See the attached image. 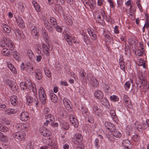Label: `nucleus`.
<instances>
[{
    "mask_svg": "<svg viewBox=\"0 0 149 149\" xmlns=\"http://www.w3.org/2000/svg\"><path fill=\"white\" fill-rule=\"evenodd\" d=\"M20 87L21 89L23 90H26L27 88L31 90L34 95L36 97L37 95V90L35 85L34 84H31L29 82L28 84L26 86L25 82H22L20 84Z\"/></svg>",
    "mask_w": 149,
    "mask_h": 149,
    "instance_id": "1",
    "label": "nucleus"
},
{
    "mask_svg": "<svg viewBox=\"0 0 149 149\" xmlns=\"http://www.w3.org/2000/svg\"><path fill=\"white\" fill-rule=\"evenodd\" d=\"M0 45L2 47L7 46L11 50L13 49L14 47L12 41L4 37L0 41Z\"/></svg>",
    "mask_w": 149,
    "mask_h": 149,
    "instance_id": "2",
    "label": "nucleus"
},
{
    "mask_svg": "<svg viewBox=\"0 0 149 149\" xmlns=\"http://www.w3.org/2000/svg\"><path fill=\"white\" fill-rule=\"evenodd\" d=\"M87 76L90 84L94 87H97L99 86V83L97 79L90 73L88 74Z\"/></svg>",
    "mask_w": 149,
    "mask_h": 149,
    "instance_id": "3",
    "label": "nucleus"
},
{
    "mask_svg": "<svg viewBox=\"0 0 149 149\" xmlns=\"http://www.w3.org/2000/svg\"><path fill=\"white\" fill-rule=\"evenodd\" d=\"M39 97L41 102L43 104L46 102V95L45 89L42 87H40L38 90Z\"/></svg>",
    "mask_w": 149,
    "mask_h": 149,
    "instance_id": "4",
    "label": "nucleus"
},
{
    "mask_svg": "<svg viewBox=\"0 0 149 149\" xmlns=\"http://www.w3.org/2000/svg\"><path fill=\"white\" fill-rule=\"evenodd\" d=\"M35 97H34V100L33 98H32L30 96H28L27 97V102L29 104H31L32 105H35L36 107H38V103L39 102V100L36 97L37 95L35 97Z\"/></svg>",
    "mask_w": 149,
    "mask_h": 149,
    "instance_id": "5",
    "label": "nucleus"
},
{
    "mask_svg": "<svg viewBox=\"0 0 149 149\" xmlns=\"http://www.w3.org/2000/svg\"><path fill=\"white\" fill-rule=\"evenodd\" d=\"M69 119L70 121L73 126L75 127H78V123L75 116L72 114L70 115Z\"/></svg>",
    "mask_w": 149,
    "mask_h": 149,
    "instance_id": "6",
    "label": "nucleus"
},
{
    "mask_svg": "<svg viewBox=\"0 0 149 149\" xmlns=\"http://www.w3.org/2000/svg\"><path fill=\"white\" fill-rule=\"evenodd\" d=\"M6 84L8 85L10 88L13 91H15L17 88L16 84L14 81L10 80H7L6 82Z\"/></svg>",
    "mask_w": 149,
    "mask_h": 149,
    "instance_id": "7",
    "label": "nucleus"
},
{
    "mask_svg": "<svg viewBox=\"0 0 149 149\" xmlns=\"http://www.w3.org/2000/svg\"><path fill=\"white\" fill-rule=\"evenodd\" d=\"M40 132L42 135L46 137L49 136L50 135V131L45 127L42 128L40 130Z\"/></svg>",
    "mask_w": 149,
    "mask_h": 149,
    "instance_id": "8",
    "label": "nucleus"
},
{
    "mask_svg": "<svg viewBox=\"0 0 149 149\" xmlns=\"http://www.w3.org/2000/svg\"><path fill=\"white\" fill-rule=\"evenodd\" d=\"M25 136V134L24 132H17L13 134V136L14 138L19 139L24 138Z\"/></svg>",
    "mask_w": 149,
    "mask_h": 149,
    "instance_id": "9",
    "label": "nucleus"
},
{
    "mask_svg": "<svg viewBox=\"0 0 149 149\" xmlns=\"http://www.w3.org/2000/svg\"><path fill=\"white\" fill-rule=\"evenodd\" d=\"M43 140L44 143L46 145L52 146L54 145V142H53L52 139L50 137H45Z\"/></svg>",
    "mask_w": 149,
    "mask_h": 149,
    "instance_id": "10",
    "label": "nucleus"
},
{
    "mask_svg": "<svg viewBox=\"0 0 149 149\" xmlns=\"http://www.w3.org/2000/svg\"><path fill=\"white\" fill-rule=\"evenodd\" d=\"M87 30L91 39L94 40H95L96 38V36L93 29L89 27L87 28Z\"/></svg>",
    "mask_w": 149,
    "mask_h": 149,
    "instance_id": "11",
    "label": "nucleus"
},
{
    "mask_svg": "<svg viewBox=\"0 0 149 149\" xmlns=\"http://www.w3.org/2000/svg\"><path fill=\"white\" fill-rule=\"evenodd\" d=\"M28 114L26 111H23L20 114V118L22 121H26L28 119Z\"/></svg>",
    "mask_w": 149,
    "mask_h": 149,
    "instance_id": "12",
    "label": "nucleus"
},
{
    "mask_svg": "<svg viewBox=\"0 0 149 149\" xmlns=\"http://www.w3.org/2000/svg\"><path fill=\"white\" fill-rule=\"evenodd\" d=\"M41 34L43 38L45 41H47L49 40V37L47 31L44 28H42Z\"/></svg>",
    "mask_w": 149,
    "mask_h": 149,
    "instance_id": "13",
    "label": "nucleus"
},
{
    "mask_svg": "<svg viewBox=\"0 0 149 149\" xmlns=\"http://www.w3.org/2000/svg\"><path fill=\"white\" fill-rule=\"evenodd\" d=\"M14 32L16 37L18 38H24V35L21 31L17 29H15L14 30Z\"/></svg>",
    "mask_w": 149,
    "mask_h": 149,
    "instance_id": "14",
    "label": "nucleus"
},
{
    "mask_svg": "<svg viewBox=\"0 0 149 149\" xmlns=\"http://www.w3.org/2000/svg\"><path fill=\"white\" fill-rule=\"evenodd\" d=\"M49 45H47L45 44H43L42 45V48L43 52L47 56L49 55Z\"/></svg>",
    "mask_w": 149,
    "mask_h": 149,
    "instance_id": "15",
    "label": "nucleus"
},
{
    "mask_svg": "<svg viewBox=\"0 0 149 149\" xmlns=\"http://www.w3.org/2000/svg\"><path fill=\"white\" fill-rule=\"evenodd\" d=\"M16 21L17 24L20 27L22 28H24L25 26V24L21 17H18L16 19Z\"/></svg>",
    "mask_w": 149,
    "mask_h": 149,
    "instance_id": "16",
    "label": "nucleus"
},
{
    "mask_svg": "<svg viewBox=\"0 0 149 149\" xmlns=\"http://www.w3.org/2000/svg\"><path fill=\"white\" fill-rule=\"evenodd\" d=\"M25 70L28 73L31 74L33 70V66L30 63H27L25 67Z\"/></svg>",
    "mask_w": 149,
    "mask_h": 149,
    "instance_id": "17",
    "label": "nucleus"
},
{
    "mask_svg": "<svg viewBox=\"0 0 149 149\" xmlns=\"http://www.w3.org/2000/svg\"><path fill=\"white\" fill-rule=\"evenodd\" d=\"M135 125L136 128L139 131L140 129H141L142 128L144 127V129L146 128L147 127L148 125H147L145 124L144 126H142L138 122H136L135 123Z\"/></svg>",
    "mask_w": 149,
    "mask_h": 149,
    "instance_id": "18",
    "label": "nucleus"
},
{
    "mask_svg": "<svg viewBox=\"0 0 149 149\" xmlns=\"http://www.w3.org/2000/svg\"><path fill=\"white\" fill-rule=\"evenodd\" d=\"M36 77L37 79L40 80L42 78V74L41 71L40 70L38 69L35 71Z\"/></svg>",
    "mask_w": 149,
    "mask_h": 149,
    "instance_id": "19",
    "label": "nucleus"
},
{
    "mask_svg": "<svg viewBox=\"0 0 149 149\" xmlns=\"http://www.w3.org/2000/svg\"><path fill=\"white\" fill-rule=\"evenodd\" d=\"M17 98L15 95L11 96L10 98V101L12 104L13 105H15L17 103Z\"/></svg>",
    "mask_w": 149,
    "mask_h": 149,
    "instance_id": "20",
    "label": "nucleus"
},
{
    "mask_svg": "<svg viewBox=\"0 0 149 149\" xmlns=\"http://www.w3.org/2000/svg\"><path fill=\"white\" fill-rule=\"evenodd\" d=\"M44 120H47L49 121H50V122H52V123H53L54 120V118L52 115L49 114L45 115Z\"/></svg>",
    "mask_w": 149,
    "mask_h": 149,
    "instance_id": "21",
    "label": "nucleus"
},
{
    "mask_svg": "<svg viewBox=\"0 0 149 149\" xmlns=\"http://www.w3.org/2000/svg\"><path fill=\"white\" fill-rule=\"evenodd\" d=\"M26 55L31 60L33 59L35 57L33 52L30 49L27 50L26 53Z\"/></svg>",
    "mask_w": 149,
    "mask_h": 149,
    "instance_id": "22",
    "label": "nucleus"
},
{
    "mask_svg": "<svg viewBox=\"0 0 149 149\" xmlns=\"http://www.w3.org/2000/svg\"><path fill=\"white\" fill-rule=\"evenodd\" d=\"M94 95L95 97L98 99H101L103 97L102 93L100 91H96L94 93Z\"/></svg>",
    "mask_w": 149,
    "mask_h": 149,
    "instance_id": "23",
    "label": "nucleus"
},
{
    "mask_svg": "<svg viewBox=\"0 0 149 149\" xmlns=\"http://www.w3.org/2000/svg\"><path fill=\"white\" fill-rule=\"evenodd\" d=\"M123 146L127 149H129L130 147V142L129 140L125 139L123 140Z\"/></svg>",
    "mask_w": 149,
    "mask_h": 149,
    "instance_id": "24",
    "label": "nucleus"
},
{
    "mask_svg": "<svg viewBox=\"0 0 149 149\" xmlns=\"http://www.w3.org/2000/svg\"><path fill=\"white\" fill-rule=\"evenodd\" d=\"M132 6H131L128 12V16L132 20H133L135 18L134 14V11L132 10Z\"/></svg>",
    "mask_w": 149,
    "mask_h": 149,
    "instance_id": "25",
    "label": "nucleus"
},
{
    "mask_svg": "<svg viewBox=\"0 0 149 149\" xmlns=\"http://www.w3.org/2000/svg\"><path fill=\"white\" fill-rule=\"evenodd\" d=\"M31 33L33 35L38 38L39 36V31L38 29L34 27V28L32 29Z\"/></svg>",
    "mask_w": 149,
    "mask_h": 149,
    "instance_id": "26",
    "label": "nucleus"
},
{
    "mask_svg": "<svg viewBox=\"0 0 149 149\" xmlns=\"http://www.w3.org/2000/svg\"><path fill=\"white\" fill-rule=\"evenodd\" d=\"M8 138L2 132H0V141L2 142H6L7 141Z\"/></svg>",
    "mask_w": 149,
    "mask_h": 149,
    "instance_id": "27",
    "label": "nucleus"
},
{
    "mask_svg": "<svg viewBox=\"0 0 149 149\" xmlns=\"http://www.w3.org/2000/svg\"><path fill=\"white\" fill-rule=\"evenodd\" d=\"M2 26L3 28L4 31L7 33H9L11 31L10 27L8 25L4 24H2Z\"/></svg>",
    "mask_w": 149,
    "mask_h": 149,
    "instance_id": "28",
    "label": "nucleus"
},
{
    "mask_svg": "<svg viewBox=\"0 0 149 149\" xmlns=\"http://www.w3.org/2000/svg\"><path fill=\"white\" fill-rule=\"evenodd\" d=\"M50 97L51 101L52 102L54 103L57 102L58 97L54 93H50Z\"/></svg>",
    "mask_w": 149,
    "mask_h": 149,
    "instance_id": "29",
    "label": "nucleus"
},
{
    "mask_svg": "<svg viewBox=\"0 0 149 149\" xmlns=\"http://www.w3.org/2000/svg\"><path fill=\"white\" fill-rule=\"evenodd\" d=\"M126 132L128 135H131L133 132L132 127L131 125H128L126 127Z\"/></svg>",
    "mask_w": 149,
    "mask_h": 149,
    "instance_id": "30",
    "label": "nucleus"
},
{
    "mask_svg": "<svg viewBox=\"0 0 149 149\" xmlns=\"http://www.w3.org/2000/svg\"><path fill=\"white\" fill-rule=\"evenodd\" d=\"M63 102L64 105L66 107L69 109L70 108V102L69 100L67 98H64L63 100Z\"/></svg>",
    "mask_w": 149,
    "mask_h": 149,
    "instance_id": "31",
    "label": "nucleus"
},
{
    "mask_svg": "<svg viewBox=\"0 0 149 149\" xmlns=\"http://www.w3.org/2000/svg\"><path fill=\"white\" fill-rule=\"evenodd\" d=\"M75 138L76 141L78 142H79L83 139V138L81 134L80 133H77L75 134Z\"/></svg>",
    "mask_w": 149,
    "mask_h": 149,
    "instance_id": "32",
    "label": "nucleus"
},
{
    "mask_svg": "<svg viewBox=\"0 0 149 149\" xmlns=\"http://www.w3.org/2000/svg\"><path fill=\"white\" fill-rule=\"evenodd\" d=\"M104 126L107 129L110 130L114 125L113 124L110 122H106L104 123Z\"/></svg>",
    "mask_w": 149,
    "mask_h": 149,
    "instance_id": "33",
    "label": "nucleus"
},
{
    "mask_svg": "<svg viewBox=\"0 0 149 149\" xmlns=\"http://www.w3.org/2000/svg\"><path fill=\"white\" fill-rule=\"evenodd\" d=\"M113 135L116 138H120L122 134L118 130H115L113 132Z\"/></svg>",
    "mask_w": 149,
    "mask_h": 149,
    "instance_id": "34",
    "label": "nucleus"
},
{
    "mask_svg": "<svg viewBox=\"0 0 149 149\" xmlns=\"http://www.w3.org/2000/svg\"><path fill=\"white\" fill-rule=\"evenodd\" d=\"M10 53L9 50L6 48L3 49L2 51V54L5 56H8L10 54Z\"/></svg>",
    "mask_w": 149,
    "mask_h": 149,
    "instance_id": "35",
    "label": "nucleus"
},
{
    "mask_svg": "<svg viewBox=\"0 0 149 149\" xmlns=\"http://www.w3.org/2000/svg\"><path fill=\"white\" fill-rule=\"evenodd\" d=\"M120 65V68L124 70H125V67L124 61L122 58H120L119 59Z\"/></svg>",
    "mask_w": 149,
    "mask_h": 149,
    "instance_id": "36",
    "label": "nucleus"
},
{
    "mask_svg": "<svg viewBox=\"0 0 149 149\" xmlns=\"http://www.w3.org/2000/svg\"><path fill=\"white\" fill-rule=\"evenodd\" d=\"M110 114L111 118L113 120H117V117L116 115L115 111L113 110H111L110 111Z\"/></svg>",
    "mask_w": 149,
    "mask_h": 149,
    "instance_id": "37",
    "label": "nucleus"
},
{
    "mask_svg": "<svg viewBox=\"0 0 149 149\" xmlns=\"http://www.w3.org/2000/svg\"><path fill=\"white\" fill-rule=\"evenodd\" d=\"M33 6L36 10L37 12H40L41 10L39 5L35 1L33 2Z\"/></svg>",
    "mask_w": 149,
    "mask_h": 149,
    "instance_id": "38",
    "label": "nucleus"
},
{
    "mask_svg": "<svg viewBox=\"0 0 149 149\" xmlns=\"http://www.w3.org/2000/svg\"><path fill=\"white\" fill-rule=\"evenodd\" d=\"M29 127V125L27 123L23 124L21 125V129L22 130L27 131Z\"/></svg>",
    "mask_w": 149,
    "mask_h": 149,
    "instance_id": "39",
    "label": "nucleus"
},
{
    "mask_svg": "<svg viewBox=\"0 0 149 149\" xmlns=\"http://www.w3.org/2000/svg\"><path fill=\"white\" fill-rule=\"evenodd\" d=\"M50 20L52 25L54 27L57 24L56 20L54 17H50Z\"/></svg>",
    "mask_w": 149,
    "mask_h": 149,
    "instance_id": "40",
    "label": "nucleus"
},
{
    "mask_svg": "<svg viewBox=\"0 0 149 149\" xmlns=\"http://www.w3.org/2000/svg\"><path fill=\"white\" fill-rule=\"evenodd\" d=\"M8 128L5 126H3L0 123V131L2 132H7L8 131Z\"/></svg>",
    "mask_w": 149,
    "mask_h": 149,
    "instance_id": "41",
    "label": "nucleus"
},
{
    "mask_svg": "<svg viewBox=\"0 0 149 149\" xmlns=\"http://www.w3.org/2000/svg\"><path fill=\"white\" fill-rule=\"evenodd\" d=\"M45 72L46 76L48 77H51L52 74L51 71L49 70L47 68L45 69Z\"/></svg>",
    "mask_w": 149,
    "mask_h": 149,
    "instance_id": "42",
    "label": "nucleus"
},
{
    "mask_svg": "<svg viewBox=\"0 0 149 149\" xmlns=\"http://www.w3.org/2000/svg\"><path fill=\"white\" fill-rule=\"evenodd\" d=\"M123 100L126 104L128 106L127 104H129L131 103L129 101L130 99L126 95H124L123 96Z\"/></svg>",
    "mask_w": 149,
    "mask_h": 149,
    "instance_id": "43",
    "label": "nucleus"
},
{
    "mask_svg": "<svg viewBox=\"0 0 149 149\" xmlns=\"http://www.w3.org/2000/svg\"><path fill=\"white\" fill-rule=\"evenodd\" d=\"M13 57L15 58V59L17 60H19V54L17 53L16 51H14L12 53Z\"/></svg>",
    "mask_w": 149,
    "mask_h": 149,
    "instance_id": "44",
    "label": "nucleus"
},
{
    "mask_svg": "<svg viewBox=\"0 0 149 149\" xmlns=\"http://www.w3.org/2000/svg\"><path fill=\"white\" fill-rule=\"evenodd\" d=\"M45 122L44 123V126H47L48 125H52L53 124V123L52 122L49 121L47 120H44Z\"/></svg>",
    "mask_w": 149,
    "mask_h": 149,
    "instance_id": "45",
    "label": "nucleus"
},
{
    "mask_svg": "<svg viewBox=\"0 0 149 149\" xmlns=\"http://www.w3.org/2000/svg\"><path fill=\"white\" fill-rule=\"evenodd\" d=\"M131 83V82L130 81L126 82L125 83L124 85V87L125 90H127L130 88Z\"/></svg>",
    "mask_w": 149,
    "mask_h": 149,
    "instance_id": "46",
    "label": "nucleus"
},
{
    "mask_svg": "<svg viewBox=\"0 0 149 149\" xmlns=\"http://www.w3.org/2000/svg\"><path fill=\"white\" fill-rule=\"evenodd\" d=\"M65 38L66 39V41L68 42L69 45H72V41L71 40L70 38V36H67L65 37Z\"/></svg>",
    "mask_w": 149,
    "mask_h": 149,
    "instance_id": "47",
    "label": "nucleus"
},
{
    "mask_svg": "<svg viewBox=\"0 0 149 149\" xmlns=\"http://www.w3.org/2000/svg\"><path fill=\"white\" fill-rule=\"evenodd\" d=\"M110 99L111 100H112L113 101H117L118 100V97L115 95H113L111 96L110 97Z\"/></svg>",
    "mask_w": 149,
    "mask_h": 149,
    "instance_id": "48",
    "label": "nucleus"
},
{
    "mask_svg": "<svg viewBox=\"0 0 149 149\" xmlns=\"http://www.w3.org/2000/svg\"><path fill=\"white\" fill-rule=\"evenodd\" d=\"M145 27L147 28H149V20H148L147 19L146 20V23L145 24L144 26L143 27V31H144V28Z\"/></svg>",
    "mask_w": 149,
    "mask_h": 149,
    "instance_id": "49",
    "label": "nucleus"
},
{
    "mask_svg": "<svg viewBox=\"0 0 149 149\" xmlns=\"http://www.w3.org/2000/svg\"><path fill=\"white\" fill-rule=\"evenodd\" d=\"M135 54L139 56L142 55L143 53L142 52L140 49H137L135 51Z\"/></svg>",
    "mask_w": 149,
    "mask_h": 149,
    "instance_id": "50",
    "label": "nucleus"
},
{
    "mask_svg": "<svg viewBox=\"0 0 149 149\" xmlns=\"http://www.w3.org/2000/svg\"><path fill=\"white\" fill-rule=\"evenodd\" d=\"M99 143V140L97 139H96L94 141V143L95 148L97 149H98L100 148V145Z\"/></svg>",
    "mask_w": 149,
    "mask_h": 149,
    "instance_id": "51",
    "label": "nucleus"
},
{
    "mask_svg": "<svg viewBox=\"0 0 149 149\" xmlns=\"http://www.w3.org/2000/svg\"><path fill=\"white\" fill-rule=\"evenodd\" d=\"M140 137L137 134H135L132 137V139L135 141H137L139 140Z\"/></svg>",
    "mask_w": 149,
    "mask_h": 149,
    "instance_id": "52",
    "label": "nucleus"
},
{
    "mask_svg": "<svg viewBox=\"0 0 149 149\" xmlns=\"http://www.w3.org/2000/svg\"><path fill=\"white\" fill-rule=\"evenodd\" d=\"M54 27L55 29L58 32H61L62 30V29L61 27L59 26H58L57 24L56 25V26H55Z\"/></svg>",
    "mask_w": 149,
    "mask_h": 149,
    "instance_id": "53",
    "label": "nucleus"
},
{
    "mask_svg": "<svg viewBox=\"0 0 149 149\" xmlns=\"http://www.w3.org/2000/svg\"><path fill=\"white\" fill-rule=\"evenodd\" d=\"M63 127L65 130H68L69 129V124L67 123H64L63 124Z\"/></svg>",
    "mask_w": 149,
    "mask_h": 149,
    "instance_id": "54",
    "label": "nucleus"
},
{
    "mask_svg": "<svg viewBox=\"0 0 149 149\" xmlns=\"http://www.w3.org/2000/svg\"><path fill=\"white\" fill-rule=\"evenodd\" d=\"M89 5L91 9H93L95 8V3L92 1V2H90Z\"/></svg>",
    "mask_w": 149,
    "mask_h": 149,
    "instance_id": "55",
    "label": "nucleus"
},
{
    "mask_svg": "<svg viewBox=\"0 0 149 149\" xmlns=\"http://www.w3.org/2000/svg\"><path fill=\"white\" fill-rule=\"evenodd\" d=\"M32 148L33 147L31 143L30 142L28 143L27 145L26 146V149H32Z\"/></svg>",
    "mask_w": 149,
    "mask_h": 149,
    "instance_id": "56",
    "label": "nucleus"
},
{
    "mask_svg": "<svg viewBox=\"0 0 149 149\" xmlns=\"http://www.w3.org/2000/svg\"><path fill=\"white\" fill-rule=\"evenodd\" d=\"M100 15L102 16V18L103 19L105 18L106 17V14L104 12L103 10H101Z\"/></svg>",
    "mask_w": 149,
    "mask_h": 149,
    "instance_id": "57",
    "label": "nucleus"
},
{
    "mask_svg": "<svg viewBox=\"0 0 149 149\" xmlns=\"http://www.w3.org/2000/svg\"><path fill=\"white\" fill-rule=\"evenodd\" d=\"M141 82L142 86H143V87H145L148 84L146 80L143 81H141Z\"/></svg>",
    "mask_w": 149,
    "mask_h": 149,
    "instance_id": "58",
    "label": "nucleus"
},
{
    "mask_svg": "<svg viewBox=\"0 0 149 149\" xmlns=\"http://www.w3.org/2000/svg\"><path fill=\"white\" fill-rule=\"evenodd\" d=\"M5 113L8 115H10L12 114V113L11 112L10 108L6 109L5 111Z\"/></svg>",
    "mask_w": 149,
    "mask_h": 149,
    "instance_id": "59",
    "label": "nucleus"
},
{
    "mask_svg": "<svg viewBox=\"0 0 149 149\" xmlns=\"http://www.w3.org/2000/svg\"><path fill=\"white\" fill-rule=\"evenodd\" d=\"M59 113L61 116H64L65 112L63 109H61L60 110V112H59Z\"/></svg>",
    "mask_w": 149,
    "mask_h": 149,
    "instance_id": "60",
    "label": "nucleus"
},
{
    "mask_svg": "<svg viewBox=\"0 0 149 149\" xmlns=\"http://www.w3.org/2000/svg\"><path fill=\"white\" fill-rule=\"evenodd\" d=\"M6 107V105L4 104H0V110H3Z\"/></svg>",
    "mask_w": 149,
    "mask_h": 149,
    "instance_id": "61",
    "label": "nucleus"
},
{
    "mask_svg": "<svg viewBox=\"0 0 149 149\" xmlns=\"http://www.w3.org/2000/svg\"><path fill=\"white\" fill-rule=\"evenodd\" d=\"M99 110V109L97 105H94L93 108V111L95 112H96V111H98Z\"/></svg>",
    "mask_w": 149,
    "mask_h": 149,
    "instance_id": "62",
    "label": "nucleus"
},
{
    "mask_svg": "<svg viewBox=\"0 0 149 149\" xmlns=\"http://www.w3.org/2000/svg\"><path fill=\"white\" fill-rule=\"evenodd\" d=\"M88 121L91 123H92L93 122V119L91 116H90L88 117Z\"/></svg>",
    "mask_w": 149,
    "mask_h": 149,
    "instance_id": "63",
    "label": "nucleus"
},
{
    "mask_svg": "<svg viewBox=\"0 0 149 149\" xmlns=\"http://www.w3.org/2000/svg\"><path fill=\"white\" fill-rule=\"evenodd\" d=\"M118 26H116L114 28V32L115 33H119V30L118 29Z\"/></svg>",
    "mask_w": 149,
    "mask_h": 149,
    "instance_id": "64",
    "label": "nucleus"
}]
</instances>
